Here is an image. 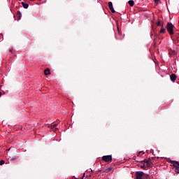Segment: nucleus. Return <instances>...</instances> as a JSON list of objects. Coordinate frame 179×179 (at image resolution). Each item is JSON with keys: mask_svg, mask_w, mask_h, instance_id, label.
Wrapping results in <instances>:
<instances>
[{"mask_svg": "<svg viewBox=\"0 0 179 179\" xmlns=\"http://www.w3.org/2000/svg\"><path fill=\"white\" fill-rule=\"evenodd\" d=\"M136 179H148L150 176L142 172V171H136Z\"/></svg>", "mask_w": 179, "mask_h": 179, "instance_id": "1", "label": "nucleus"}, {"mask_svg": "<svg viewBox=\"0 0 179 179\" xmlns=\"http://www.w3.org/2000/svg\"><path fill=\"white\" fill-rule=\"evenodd\" d=\"M166 30L171 36H173V34H174V25L171 22H168L166 24Z\"/></svg>", "mask_w": 179, "mask_h": 179, "instance_id": "2", "label": "nucleus"}, {"mask_svg": "<svg viewBox=\"0 0 179 179\" xmlns=\"http://www.w3.org/2000/svg\"><path fill=\"white\" fill-rule=\"evenodd\" d=\"M102 160H103V162H106V163H108L109 162H111V160H113V157L111 155H105L102 157Z\"/></svg>", "mask_w": 179, "mask_h": 179, "instance_id": "3", "label": "nucleus"}, {"mask_svg": "<svg viewBox=\"0 0 179 179\" xmlns=\"http://www.w3.org/2000/svg\"><path fill=\"white\" fill-rule=\"evenodd\" d=\"M108 8L110 12H112V13H115V10H114V7L113 6V2L111 1L108 2Z\"/></svg>", "mask_w": 179, "mask_h": 179, "instance_id": "4", "label": "nucleus"}, {"mask_svg": "<svg viewBox=\"0 0 179 179\" xmlns=\"http://www.w3.org/2000/svg\"><path fill=\"white\" fill-rule=\"evenodd\" d=\"M171 164H173L174 169H179V162L177 161H171Z\"/></svg>", "mask_w": 179, "mask_h": 179, "instance_id": "5", "label": "nucleus"}, {"mask_svg": "<svg viewBox=\"0 0 179 179\" xmlns=\"http://www.w3.org/2000/svg\"><path fill=\"white\" fill-rule=\"evenodd\" d=\"M170 79H171V82H176V80H177V76H176V74H174V73H172L170 76Z\"/></svg>", "mask_w": 179, "mask_h": 179, "instance_id": "6", "label": "nucleus"}, {"mask_svg": "<svg viewBox=\"0 0 179 179\" xmlns=\"http://www.w3.org/2000/svg\"><path fill=\"white\" fill-rule=\"evenodd\" d=\"M147 167H152V164H153V163H152V159H150V158H148V161H147V163L145 164Z\"/></svg>", "mask_w": 179, "mask_h": 179, "instance_id": "7", "label": "nucleus"}, {"mask_svg": "<svg viewBox=\"0 0 179 179\" xmlns=\"http://www.w3.org/2000/svg\"><path fill=\"white\" fill-rule=\"evenodd\" d=\"M57 126H58L57 124H52L50 127L52 129H53V131H58V128H57Z\"/></svg>", "mask_w": 179, "mask_h": 179, "instance_id": "8", "label": "nucleus"}, {"mask_svg": "<svg viewBox=\"0 0 179 179\" xmlns=\"http://www.w3.org/2000/svg\"><path fill=\"white\" fill-rule=\"evenodd\" d=\"M159 33H161L162 34H164V33H166V28H164L163 24H162V28L159 31Z\"/></svg>", "mask_w": 179, "mask_h": 179, "instance_id": "9", "label": "nucleus"}, {"mask_svg": "<svg viewBox=\"0 0 179 179\" xmlns=\"http://www.w3.org/2000/svg\"><path fill=\"white\" fill-rule=\"evenodd\" d=\"M21 4L22 5L23 8H24V9H27V8H29V3H24V2H21Z\"/></svg>", "mask_w": 179, "mask_h": 179, "instance_id": "10", "label": "nucleus"}, {"mask_svg": "<svg viewBox=\"0 0 179 179\" xmlns=\"http://www.w3.org/2000/svg\"><path fill=\"white\" fill-rule=\"evenodd\" d=\"M44 73H45V75L48 76V75H50L51 73V72L50 71L49 69H47L44 70Z\"/></svg>", "mask_w": 179, "mask_h": 179, "instance_id": "11", "label": "nucleus"}, {"mask_svg": "<svg viewBox=\"0 0 179 179\" xmlns=\"http://www.w3.org/2000/svg\"><path fill=\"white\" fill-rule=\"evenodd\" d=\"M17 17H18L19 20L22 17V13H20V11L17 12Z\"/></svg>", "mask_w": 179, "mask_h": 179, "instance_id": "12", "label": "nucleus"}, {"mask_svg": "<svg viewBox=\"0 0 179 179\" xmlns=\"http://www.w3.org/2000/svg\"><path fill=\"white\" fill-rule=\"evenodd\" d=\"M128 3L130 6H134V0H129Z\"/></svg>", "mask_w": 179, "mask_h": 179, "instance_id": "13", "label": "nucleus"}, {"mask_svg": "<svg viewBox=\"0 0 179 179\" xmlns=\"http://www.w3.org/2000/svg\"><path fill=\"white\" fill-rule=\"evenodd\" d=\"M141 169H143V170H146V166L145 165V164L143 165H141Z\"/></svg>", "mask_w": 179, "mask_h": 179, "instance_id": "14", "label": "nucleus"}, {"mask_svg": "<svg viewBox=\"0 0 179 179\" xmlns=\"http://www.w3.org/2000/svg\"><path fill=\"white\" fill-rule=\"evenodd\" d=\"M3 164H5V161L4 160H1L0 161V166H3Z\"/></svg>", "mask_w": 179, "mask_h": 179, "instance_id": "15", "label": "nucleus"}, {"mask_svg": "<svg viewBox=\"0 0 179 179\" xmlns=\"http://www.w3.org/2000/svg\"><path fill=\"white\" fill-rule=\"evenodd\" d=\"M111 170H113L112 168H109L108 169H106L105 173H108V171H111Z\"/></svg>", "mask_w": 179, "mask_h": 179, "instance_id": "16", "label": "nucleus"}, {"mask_svg": "<svg viewBox=\"0 0 179 179\" xmlns=\"http://www.w3.org/2000/svg\"><path fill=\"white\" fill-rule=\"evenodd\" d=\"M157 26H162V22L159 20H158V22L157 23Z\"/></svg>", "mask_w": 179, "mask_h": 179, "instance_id": "17", "label": "nucleus"}, {"mask_svg": "<svg viewBox=\"0 0 179 179\" xmlns=\"http://www.w3.org/2000/svg\"><path fill=\"white\" fill-rule=\"evenodd\" d=\"M175 171H176V173H179V168L175 169Z\"/></svg>", "mask_w": 179, "mask_h": 179, "instance_id": "18", "label": "nucleus"}, {"mask_svg": "<svg viewBox=\"0 0 179 179\" xmlns=\"http://www.w3.org/2000/svg\"><path fill=\"white\" fill-rule=\"evenodd\" d=\"M17 157H13L11 159V160H17Z\"/></svg>", "mask_w": 179, "mask_h": 179, "instance_id": "19", "label": "nucleus"}, {"mask_svg": "<svg viewBox=\"0 0 179 179\" xmlns=\"http://www.w3.org/2000/svg\"><path fill=\"white\" fill-rule=\"evenodd\" d=\"M149 161V159H144V160H143V162H144V163H147V162H148Z\"/></svg>", "mask_w": 179, "mask_h": 179, "instance_id": "20", "label": "nucleus"}, {"mask_svg": "<svg viewBox=\"0 0 179 179\" xmlns=\"http://www.w3.org/2000/svg\"><path fill=\"white\" fill-rule=\"evenodd\" d=\"M155 1V3L157 5V3H159V0H154Z\"/></svg>", "mask_w": 179, "mask_h": 179, "instance_id": "21", "label": "nucleus"}, {"mask_svg": "<svg viewBox=\"0 0 179 179\" xmlns=\"http://www.w3.org/2000/svg\"><path fill=\"white\" fill-rule=\"evenodd\" d=\"M118 34L121 35V32L120 31V28H117Z\"/></svg>", "mask_w": 179, "mask_h": 179, "instance_id": "22", "label": "nucleus"}, {"mask_svg": "<svg viewBox=\"0 0 179 179\" xmlns=\"http://www.w3.org/2000/svg\"><path fill=\"white\" fill-rule=\"evenodd\" d=\"M116 38H117V40H122V38H118V36H116Z\"/></svg>", "mask_w": 179, "mask_h": 179, "instance_id": "23", "label": "nucleus"}, {"mask_svg": "<svg viewBox=\"0 0 179 179\" xmlns=\"http://www.w3.org/2000/svg\"><path fill=\"white\" fill-rule=\"evenodd\" d=\"M9 52H13V49H10V50H9Z\"/></svg>", "mask_w": 179, "mask_h": 179, "instance_id": "24", "label": "nucleus"}, {"mask_svg": "<svg viewBox=\"0 0 179 179\" xmlns=\"http://www.w3.org/2000/svg\"><path fill=\"white\" fill-rule=\"evenodd\" d=\"M141 164H145V162L143 161L141 162Z\"/></svg>", "mask_w": 179, "mask_h": 179, "instance_id": "25", "label": "nucleus"}, {"mask_svg": "<svg viewBox=\"0 0 179 179\" xmlns=\"http://www.w3.org/2000/svg\"><path fill=\"white\" fill-rule=\"evenodd\" d=\"M99 173H103V171L101 170H99Z\"/></svg>", "mask_w": 179, "mask_h": 179, "instance_id": "26", "label": "nucleus"}, {"mask_svg": "<svg viewBox=\"0 0 179 179\" xmlns=\"http://www.w3.org/2000/svg\"><path fill=\"white\" fill-rule=\"evenodd\" d=\"M1 96H2V93L0 92V97H1Z\"/></svg>", "mask_w": 179, "mask_h": 179, "instance_id": "27", "label": "nucleus"}, {"mask_svg": "<svg viewBox=\"0 0 179 179\" xmlns=\"http://www.w3.org/2000/svg\"><path fill=\"white\" fill-rule=\"evenodd\" d=\"M176 54V52H173V55Z\"/></svg>", "mask_w": 179, "mask_h": 179, "instance_id": "28", "label": "nucleus"}, {"mask_svg": "<svg viewBox=\"0 0 179 179\" xmlns=\"http://www.w3.org/2000/svg\"><path fill=\"white\" fill-rule=\"evenodd\" d=\"M29 1H36V0H29Z\"/></svg>", "mask_w": 179, "mask_h": 179, "instance_id": "29", "label": "nucleus"}, {"mask_svg": "<svg viewBox=\"0 0 179 179\" xmlns=\"http://www.w3.org/2000/svg\"><path fill=\"white\" fill-rule=\"evenodd\" d=\"M83 177H85V173L83 174Z\"/></svg>", "mask_w": 179, "mask_h": 179, "instance_id": "30", "label": "nucleus"}]
</instances>
